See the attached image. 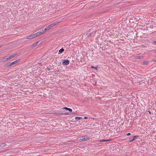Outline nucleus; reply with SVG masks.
I'll return each mask as SVG.
<instances>
[{
    "instance_id": "f257e3e1",
    "label": "nucleus",
    "mask_w": 156,
    "mask_h": 156,
    "mask_svg": "<svg viewBox=\"0 0 156 156\" xmlns=\"http://www.w3.org/2000/svg\"><path fill=\"white\" fill-rule=\"evenodd\" d=\"M136 80L138 82H142L143 81H144V84H145L146 83H148V81H147V80H144L145 79H146V78H144V77H137V78H136Z\"/></svg>"
},
{
    "instance_id": "f03ea898",
    "label": "nucleus",
    "mask_w": 156,
    "mask_h": 156,
    "mask_svg": "<svg viewBox=\"0 0 156 156\" xmlns=\"http://www.w3.org/2000/svg\"><path fill=\"white\" fill-rule=\"evenodd\" d=\"M89 139V138L88 136H83L79 137L78 138V140L80 142H81L83 141H85Z\"/></svg>"
},
{
    "instance_id": "7ed1b4c3",
    "label": "nucleus",
    "mask_w": 156,
    "mask_h": 156,
    "mask_svg": "<svg viewBox=\"0 0 156 156\" xmlns=\"http://www.w3.org/2000/svg\"><path fill=\"white\" fill-rule=\"evenodd\" d=\"M18 62V60H16V61H15L12 62H11L10 63H8V64L7 67L11 66H12V65L16 64Z\"/></svg>"
},
{
    "instance_id": "20e7f679",
    "label": "nucleus",
    "mask_w": 156,
    "mask_h": 156,
    "mask_svg": "<svg viewBox=\"0 0 156 156\" xmlns=\"http://www.w3.org/2000/svg\"><path fill=\"white\" fill-rule=\"evenodd\" d=\"M57 23H53L51 24L49 26H47L46 27L48 29H49L53 27L54 26H55L56 24Z\"/></svg>"
},
{
    "instance_id": "39448f33",
    "label": "nucleus",
    "mask_w": 156,
    "mask_h": 156,
    "mask_svg": "<svg viewBox=\"0 0 156 156\" xmlns=\"http://www.w3.org/2000/svg\"><path fill=\"white\" fill-rule=\"evenodd\" d=\"M69 61L67 59H64L62 61V63L63 65H67L69 64Z\"/></svg>"
},
{
    "instance_id": "423d86ee",
    "label": "nucleus",
    "mask_w": 156,
    "mask_h": 156,
    "mask_svg": "<svg viewBox=\"0 0 156 156\" xmlns=\"http://www.w3.org/2000/svg\"><path fill=\"white\" fill-rule=\"evenodd\" d=\"M36 37V34H34L30 35L29 36H28L27 37V39H31L32 38H33L35 37Z\"/></svg>"
},
{
    "instance_id": "0eeeda50",
    "label": "nucleus",
    "mask_w": 156,
    "mask_h": 156,
    "mask_svg": "<svg viewBox=\"0 0 156 156\" xmlns=\"http://www.w3.org/2000/svg\"><path fill=\"white\" fill-rule=\"evenodd\" d=\"M93 33L91 32L90 30L88 31L87 32V37H90L91 34H92Z\"/></svg>"
},
{
    "instance_id": "6e6552de",
    "label": "nucleus",
    "mask_w": 156,
    "mask_h": 156,
    "mask_svg": "<svg viewBox=\"0 0 156 156\" xmlns=\"http://www.w3.org/2000/svg\"><path fill=\"white\" fill-rule=\"evenodd\" d=\"M63 115H72V114H73V112H71V113L66 112V113H63Z\"/></svg>"
},
{
    "instance_id": "1a4fd4ad",
    "label": "nucleus",
    "mask_w": 156,
    "mask_h": 156,
    "mask_svg": "<svg viewBox=\"0 0 156 156\" xmlns=\"http://www.w3.org/2000/svg\"><path fill=\"white\" fill-rule=\"evenodd\" d=\"M42 31H41V30H40L38 32H37L35 34H36V37H37V36L39 35L40 34H42Z\"/></svg>"
},
{
    "instance_id": "9d476101",
    "label": "nucleus",
    "mask_w": 156,
    "mask_h": 156,
    "mask_svg": "<svg viewBox=\"0 0 156 156\" xmlns=\"http://www.w3.org/2000/svg\"><path fill=\"white\" fill-rule=\"evenodd\" d=\"M11 57L10 56L8 57H7V58H3V61H6L10 59H11Z\"/></svg>"
},
{
    "instance_id": "9b49d317",
    "label": "nucleus",
    "mask_w": 156,
    "mask_h": 156,
    "mask_svg": "<svg viewBox=\"0 0 156 156\" xmlns=\"http://www.w3.org/2000/svg\"><path fill=\"white\" fill-rule=\"evenodd\" d=\"M109 140H105L103 139L101 140H98V142H102L108 141Z\"/></svg>"
},
{
    "instance_id": "f8f14e48",
    "label": "nucleus",
    "mask_w": 156,
    "mask_h": 156,
    "mask_svg": "<svg viewBox=\"0 0 156 156\" xmlns=\"http://www.w3.org/2000/svg\"><path fill=\"white\" fill-rule=\"evenodd\" d=\"M143 58V57L142 56H136L135 57L136 59H142Z\"/></svg>"
},
{
    "instance_id": "ddd939ff",
    "label": "nucleus",
    "mask_w": 156,
    "mask_h": 156,
    "mask_svg": "<svg viewBox=\"0 0 156 156\" xmlns=\"http://www.w3.org/2000/svg\"><path fill=\"white\" fill-rule=\"evenodd\" d=\"M6 145H7L6 144H5L4 143H3V144H1L0 145V147H5L6 146Z\"/></svg>"
},
{
    "instance_id": "4468645a",
    "label": "nucleus",
    "mask_w": 156,
    "mask_h": 156,
    "mask_svg": "<svg viewBox=\"0 0 156 156\" xmlns=\"http://www.w3.org/2000/svg\"><path fill=\"white\" fill-rule=\"evenodd\" d=\"M64 51V49L63 48H62L59 50V53L62 52Z\"/></svg>"
},
{
    "instance_id": "2eb2a0df",
    "label": "nucleus",
    "mask_w": 156,
    "mask_h": 156,
    "mask_svg": "<svg viewBox=\"0 0 156 156\" xmlns=\"http://www.w3.org/2000/svg\"><path fill=\"white\" fill-rule=\"evenodd\" d=\"M55 114H56L57 115H63V113H55Z\"/></svg>"
},
{
    "instance_id": "dca6fc26",
    "label": "nucleus",
    "mask_w": 156,
    "mask_h": 156,
    "mask_svg": "<svg viewBox=\"0 0 156 156\" xmlns=\"http://www.w3.org/2000/svg\"><path fill=\"white\" fill-rule=\"evenodd\" d=\"M47 29H48L47 28V27L45 28H44L42 29L41 30V31H42V33H44V32H45Z\"/></svg>"
},
{
    "instance_id": "f3484780",
    "label": "nucleus",
    "mask_w": 156,
    "mask_h": 156,
    "mask_svg": "<svg viewBox=\"0 0 156 156\" xmlns=\"http://www.w3.org/2000/svg\"><path fill=\"white\" fill-rule=\"evenodd\" d=\"M82 118H82V117H76L75 118V119H79V120H80L81 119H82Z\"/></svg>"
},
{
    "instance_id": "a211bd4d",
    "label": "nucleus",
    "mask_w": 156,
    "mask_h": 156,
    "mask_svg": "<svg viewBox=\"0 0 156 156\" xmlns=\"http://www.w3.org/2000/svg\"><path fill=\"white\" fill-rule=\"evenodd\" d=\"M16 55V54H14L11 55V56H10V57H11V58H13Z\"/></svg>"
},
{
    "instance_id": "6ab92c4d",
    "label": "nucleus",
    "mask_w": 156,
    "mask_h": 156,
    "mask_svg": "<svg viewBox=\"0 0 156 156\" xmlns=\"http://www.w3.org/2000/svg\"><path fill=\"white\" fill-rule=\"evenodd\" d=\"M38 43V42H36L34 44H33V47H35L37 44Z\"/></svg>"
},
{
    "instance_id": "aec40b11",
    "label": "nucleus",
    "mask_w": 156,
    "mask_h": 156,
    "mask_svg": "<svg viewBox=\"0 0 156 156\" xmlns=\"http://www.w3.org/2000/svg\"><path fill=\"white\" fill-rule=\"evenodd\" d=\"M138 136H134L133 138V140H134L136 139V138Z\"/></svg>"
},
{
    "instance_id": "412c9836",
    "label": "nucleus",
    "mask_w": 156,
    "mask_h": 156,
    "mask_svg": "<svg viewBox=\"0 0 156 156\" xmlns=\"http://www.w3.org/2000/svg\"><path fill=\"white\" fill-rule=\"evenodd\" d=\"M143 63L146 65H147L148 64V62L146 61H144Z\"/></svg>"
},
{
    "instance_id": "4be33fe9",
    "label": "nucleus",
    "mask_w": 156,
    "mask_h": 156,
    "mask_svg": "<svg viewBox=\"0 0 156 156\" xmlns=\"http://www.w3.org/2000/svg\"><path fill=\"white\" fill-rule=\"evenodd\" d=\"M68 108H68L67 107H65L63 108L62 109H66V110H68Z\"/></svg>"
},
{
    "instance_id": "5701e85b",
    "label": "nucleus",
    "mask_w": 156,
    "mask_h": 156,
    "mask_svg": "<svg viewBox=\"0 0 156 156\" xmlns=\"http://www.w3.org/2000/svg\"><path fill=\"white\" fill-rule=\"evenodd\" d=\"M68 110L70 112H72V110L70 108H68Z\"/></svg>"
},
{
    "instance_id": "b1692460",
    "label": "nucleus",
    "mask_w": 156,
    "mask_h": 156,
    "mask_svg": "<svg viewBox=\"0 0 156 156\" xmlns=\"http://www.w3.org/2000/svg\"><path fill=\"white\" fill-rule=\"evenodd\" d=\"M46 69L48 70V71H49L50 70V68H47Z\"/></svg>"
},
{
    "instance_id": "393cba45",
    "label": "nucleus",
    "mask_w": 156,
    "mask_h": 156,
    "mask_svg": "<svg viewBox=\"0 0 156 156\" xmlns=\"http://www.w3.org/2000/svg\"><path fill=\"white\" fill-rule=\"evenodd\" d=\"M127 135H128V136H129V135H131V133H127Z\"/></svg>"
},
{
    "instance_id": "a878e982",
    "label": "nucleus",
    "mask_w": 156,
    "mask_h": 156,
    "mask_svg": "<svg viewBox=\"0 0 156 156\" xmlns=\"http://www.w3.org/2000/svg\"><path fill=\"white\" fill-rule=\"evenodd\" d=\"M73 113V114H72V115H76V113Z\"/></svg>"
},
{
    "instance_id": "bb28decb",
    "label": "nucleus",
    "mask_w": 156,
    "mask_h": 156,
    "mask_svg": "<svg viewBox=\"0 0 156 156\" xmlns=\"http://www.w3.org/2000/svg\"><path fill=\"white\" fill-rule=\"evenodd\" d=\"M91 68H94V67L93 66H91Z\"/></svg>"
},
{
    "instance_id": "cd10ccee",
    "label": "nucleus",
    "mask_w": 156,
    "mask_h": 156,
    "mask_svg": "<svg viewBox=\"0 0 156 156\" xmlns=\"http://www.w3.org/2000/svg\"><path fill=\"white\" fill-rule=\"evenodd\" d=\"M94 68L95 69H96V70H97V69H98L97 67H94Z\"/></svg>"
},
{
    "instance_id": "c85d7f7f",
    "label": "nucleus",
    "mask_w": 156,
    "mask_h": 156,
    "mask_svg": "<svg viewBox=\"0 0 156 156\" xmlns=\"http://www.w3.org/2000/svg\"><path fill=\"white\" fill-rule=\"evenodd\" d=\"M134 140H133V139L132 140H129V142H131L132 141H133Z\"/></svg>"
},
{
    "instance_id": "c756f323",
    "label": "nucleus",
    "mask_w": 156,
    "mask_h": 156,
    "mask_svg": "<svg viewBox=\"0 0 156 156\" xmlns=\"http://www.w3.org/2000/svg\"><path fill=\"white\" fill-rule=\"evenodd\" d=\"M154 44H156V41H154Z\"/></svg>"
},
{
    "instance_id": "7c9ffc66",
    "label": "nucleus",
    "mask_w": 156,
    "mask_h": 156,
    "mask_svg": "<svg viewBox=\"0 0 156 156\" xmlns=\"http://www.w3.org/2000/svg\"><path fill=\"white\" fill-rule=\"evenodd\" d=\"M87 117H85L84 118V119H87Z\"/></svg>"
},
{
    "instance_id": "2f4dec72",
    "label": "nucleus",
    "mask_w": 156,
    "mask_h": 156,
    "mask_svg": "<svg viewBox=\"0 0 156 156\" xmlns=\"http://www.w3.org/2000/svg\"><path fill=\"white\" fill-rule=\"evenodd\" d=\"M1 48V46H0V48Z\"/></svg>"
},
{
    "instance_id": "473e14b6",
    "label": "nucleus",
    "mask_w": 156,
    "mask_h": 156,
    "mask_svg": "<svg viewBox=\"0 0 156 156\" xmlns=\"http://www.w3.org/2000/svg\"><path fill=\"white\" fill-rule=\"evenodd\" d=\"M155 104H156V102H155Z\"/></svg>"
}]
</instances>
